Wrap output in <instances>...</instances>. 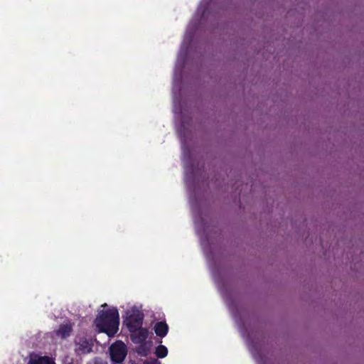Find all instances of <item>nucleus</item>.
Returning <instances> with one entry per match:
<instances>
[{
    "instance_id": "1",
    "label": "nucleus",
    "mask_w": 364,
    "mask_h": 364,
    "mask_svg": "<svg viewBox=\"0 0 364 364\" xmlns=\"http://www.w3.org/2000/svg\"><path fill=\"white\" fill-rule=\"evenodd\" d=\"M119 315L114 306L107 304L101 305L94 321V329L97 333H105L109 337L114 336L119 331Z\"/></svg>"
},
{
    "instance_id": "2",
    "label": "nucleus",
    "mask_w": 364,
    "mask_h": 364,
    "mask_svg": "<svg viewBox=\"0 0 364 364\" xmlns=\"http://www.w3.org/2000/svg\"><path fill=\"white\" fill-rule=\"evenodd\" d=\"M129 331L131 332L132 341L139 345L136 348L137 353L143 356L147 355L153 346L151 333L141 326H137L134 329H129Z\"/></svg>"
},
{
    "instance_id": "3",
    "label": "nucleus",
    "mask_w": 364,
    "mask_h": 364,
    "mask_svg": "<svg viewBox=\"0 0 364 364\" xmlns=\"http://www.w3.org/2000/svg\"><path fill=\"white\" fill-rule=\"evenodd\" d=\"M122 308L124 309L123 322L128 329H134L142 325L144 314L141 305L127 303L122 306Z\"/></svg>"
},
{
    "instance_id": "4",
    "label": "nucleus",
    "mask_w": 364,
    "mask_h": 364,
    "mask_svg": "<svg viewBox=\"0 0 364 364\" xmlns=\"http://www.w3.org/2000/svg\"><path fill=\"white\" fill-rule=\"evenodd\" d=\"M127 353V346L121 341H117L109 347V355L112 364H122Z\"/></svg>"
},
{
    "instance_id": "5",
    "label": "nucleus",
    "mask_w": 364,
    "mask_h": 364,
    "mask_svg": "<svg viewBox=\"0 0 364 364\" xmlns=\"http://www.w3.org/2000/svg\"><path fill=\"white\" fill-rule=\"evenodd\" d=\"M92 342L84 337H78L76 339V350L80 353H87L92 350Z\"/></svg>"
},
{
    "instance_id": "6",
    "label": "nucleus",
    "mask_w": 364,
    "mask_h": 364,
    "mask_svg": "<svg viewBox=\"0 0 364 364\" xmlns=\"http://www.w3.org/2000/svg\"><path fill=\"white\" fill-rule=\"evenodd\" d=\"M28 364H55L53 358L39 355H31Z\"/></svg>"
},
{
    "instance_id": "7",
    "label": "nucleus",
    "mask_w": 364,
    "mask_h": 364,
    "mask_svg": "<svg viewBox=\"0 0 364 364\" xmlns=\"http://www.w3.org/2000/svg\"><path fill=\"white\" fill-rule=\"evenodd\" d=\"M154 331L158 336L164 337L168 330V325L165 322H157L154 326Z\"/></svg>"
},
{
    "instance_id": "8",
    "label": "nucleus",
    "mask_w": 364,
    "mask_h": 364,
    "mask_svg": "<svg viewBox=\"0 0 364 364\" xmlns=\"http://www.w3.org/2000/svg\"><path fill=\"white\" fill-rule=\"evenodd\" d=\"M71 330V325L67 323L60 326L58 330L56 331V335L60 338H65L70 335Z\"/></svg>"
},
{
    "instance_id": "9",
    "label": "nucleus",
    "mask_w": 364,
    "mask_h": 364,
    "mask_svg": "<svg viewBox=\"0 0 364 364\" xmlns=\"http://www.w3.org/2000/svg\"><path fill=\"white\" fill-rule=\"evenodd\" d=\"M155 353L158 358H163L167 355L168 349L166 346L160 345L156 348Z\"/></svg>"
},
{
    "instance_id": "10",
    "label": "nucleus",
    "mask_w": 364,
    "mask_h": 364,
    "mask_svg": "<svg viewBox=\"0 0 364 364\" xmlns=\"http://www.w3.org/2000/svg\"><path fill=\"white\" fill-rule=\"evenodd\" d=\"M144 364H161V363L157 360H153L149 362H146Z\"/></svg>"
},
{
    "instance_id": "11",
    "label": "nucleus",
    "mask_w": 364,
    "mask_h": 364,
    "mask_svg": "<svg viewBox=\"0 0 364 364\" xmlns=\"http://www.w3.org/2000/svg\"><path fill=\"white\" fill-rule=\"evenodd\" d=\"M89 364H106V363L103 361L95 360L93 363H90Z\"/></svg>"
}]
</instances>
